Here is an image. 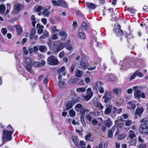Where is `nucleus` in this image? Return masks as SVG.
<instances>
[{"label": "nucleus", "instance_id": "4d7b16f0", "mask_svg": "<svg viewBox=\"0 0 148 148\" xmlns=\"http://www.w3.org/2000/svg\"><path fill=\"white\" fill-rule=\"evenodd\" d=\"M125 38H129V39L132 38H133V35L131 34L127 35V36L126 35Z\"/></svg>", "mask_w": 148, "mask_h": 148}, {"label": "nucleus", "instance_id": "c85d7f7f", "mask_svg": "<svg viewBox=\"0 0 148 148\" xmlns=\"http://www.w3.org/2000/svg\"><path fill=\"white\" fill-rule=\"evenodd\" d=\"M16 28L17 30L18 34L19 35H20L22 31V27L19 25H17L16 26Z\"/></svg>", "mask_w": 148, "mask_h": 148}, {"label": "nucleus", "instance_id": "6e6d98bb", "mask_svg": "<svg viewBox=\"0 0 148 148\" xmlns=\"http://www.w3.org/2000/svg\"><path fill=\"white\" fill-rule=\"evenodd\" d=\"M98 89L101 93H103L104 92V90L103 88L102 87V86L100 87V88H98Z\"/></svg>", "mask_w": 148, "mask_h": 148}, {"label": "nucleus", "instance_id": "aec40b11", "mask_svg": "<svg viewBox=\"0 0 148 148\" xmlns=\"http://www.w3.org/2000/svg\"><path fill=\"white\" fill-rule=\"evenodd\" d=\"M59 87L61 89L64 88L66 86V84L64 81H60L58 82Z\"/></svg>", "mask_w": 148, "mask_h": 148}, {"label": "nucleus", "instance_id": "6e6552de", "mask_svg": "<svg viewBox=\"0 0 148 148\" xmlns=\"http://www.w3.org/2000/svg\"><path fill=\"white\" fill-rule=\"evenodd\" d=\"M79 98L78 97L76 99H73L72 100L68 101L66 103L67 109H69L71 108L75 103L79 102Z\"/></svg>", "mask_w": 148, "mask_h": 148}, {"label": "nucleus", "instance_id": "c756f323", "mask_svg": "<svg viewBox=\"0 0 148 148\" xmlns=\"http://www.w3.org/2000/svg\"><path fill=\"white\" fill-rule=\"evenodd\" d=\"M72 139L75 145L78 146V143L77 137L75 136H73L72 137Z\"/></svg>", "mask_w": 148, "mask_h": 148}, {"label": "nucleus", "instance_id": "a19ab883", "mask_svg": "<svg viewBox=\"0 0 148 148\" xmlns=\"http://www.w3.org/2000/svg\"><path fill=\"white\" fill-rule=\"evenodd\" d=\"M126 136V135L125 134H122L121 135H119L118 136V140H121L124 138H125Z\"/></svg>", "mask_w": 148, "mask_h": 148}, {"label": "nucleus", "instance_id": "473e14b6", "mask_svg": "<svg viewBox=\"0 0 148 148\" xmlns=\"http://www.w3.org/2000/svg\"><path fill=\"white\" fill-rule=\"evenodd\" d=\"M49 11H48L47 9H44L42 12V14L45 16H48L49 14Z\"/></svg>", "mask_w": 148, "mask_h": 148}, {"label": "nucleus", "instance_id": "c9c22d12", "mask_svg": "<svg viewBox=\"0 0 148 148\" xmlns=\"http://www.w3.org/2000/svg\"><path fill=\"white\" fill-rule=\"evenodd\" d=\"M39 50L41 52H44L47 50V48L45 46H41L39 47Z\"/></svg>", "mask_w": 148, "mask_h": 148}, {"label": "nucleus", "instance_id": "7ed1b4c3", "mask_svg": "<svg viewBox=\"0 0 148 148\" xmlns=\"http://www.w3.org/2000/svg\"><path fill=\"white\" fill-rule=\"evenodd\" d=\"M140 122L142 123L139 128L140 133L148 134V121H146L145 118L142 119Z\"/></svg>", "mask_w": 148, "mask_h": 148}, {"label": "nucleus", "instance_id": "20e7f679", "mask_svg": "<svg viewBox=\"0 0 148 148\" xmlns=\"http://www.w3.org/2000/svg\"><path fill=\"white\" fill-rule=\"evenodd\" d=\"M65 46V43L62 42L61 44L58 42L55 43L53 47V49L55 52H58L64 48Z\"/></svg>", "mask_w": 148, "mask_h": 148}, {"label": "nucleus", "instance_id": "f704fd0d", "mask_svg": "<svg viewBox=\"0 0 148 148\" xmlns=\"http://www.w3.org/2000/svg\"><path fill=\"white\" fill-rule=\"evenodd\" d=\"M58 1L59 5L58 6L65 7L66 5V4L64 1L61 0H58Z\"/></svg>", "mask_w": 148, "mask_h": 148}, {"label": "nucleus", "instance_id": "f3484780", "mask_svg": "<svg viewBox=\"0 0 148 148\" xmlns=\"http://www.w3.org/2000/svg\"><path fill=\"white\" fill-rule=\"evenodd\" d=\"M87 6L89 9H94L97 7V5L92 3H86Z\"/></svg>", "mask_w": 148, "mask_h": 148}, {"label": "nucleus", "instance_id": "e433bc0d", "mask_svg": "<svg viewBox=\"0 0 148 148\" xmlns=\"http://www.w3.org/2000/svg\"><path fill=\"white\" fill-rule=\"evenodd\" d=\"M86 90V88L84 87L79 88L76 89L77 92H84Z\"/></svg>", "mask_w": 148, "mask_h": 148}, {"label": "nucleus", "instance_id": "4be33fe9", "mask_svg": "<svg viewBox=\"0 0 148 148\" xmlns=\"http://www.w3.org/2000/svg\"><path fill=\"white\" fill-rule=\"evenodd\" d=\"M35 32L34 31H32L30 33L29 35V38L31 39H34L37 40L38 38L37 36H35Z\"/></svg>", "mask_w": 148, "mask_h": 148}, {"label": "nucleus", "instance_id": "864d4df0", "mask_svg": "<svg viewBox=\"0 0 148 148\" xmlns=\"http://www.w3.org/2000/svg\"><path fill=\"white\" fill-rule=\"evenodd\" d=\"M86 117L87 119L90 122L91 121L92 117L91 115H90L89 114H87L86 116Z\"/></svg>", "mask_w": 148, "mask_h": 148}, {"label": "nucleus", "instance_id": "3c124183", "mask_svg": "<svg viewBox=\"0 0 148 148\" xmlns=\"http://www.w3.org/2000/svg\"><path fill=\"white\" fill-rule=\"evenodd\" d=\"M97 106L99 108H100L101 110L103 109V106L100 103H98L97 104Z\"/></svg>", "mask_w": 148, "mask_h": 148}, {"label": "nucleus", "instance_id": "c03bdc74", "mask_svg": "<svg viewBox=\"0 0 148 148\" xmlns=\"http://www.w3.org/2000/svg\"><path fill=\"white\" fill-rule=\"evenodd\" d=\"M75 112L72 109L70 110L69 114L70 116L73 117L75 116Z\"/></svg>", "mask_w": 148, "mask_h": 148}, {"label": "nucleus", "instance_id": "13d9d810", "mask_svg": "<svg viewBox=\"0 0 148 148\" xmlns=\"http://www.w3.org/2000/svg\"><path fill=\"white\" fill-rule=\"evenodd\" d=\"M23 53L25 54V55H27L28 54V51L26 49V48L25 47H24L23 48Z\"/></svg>", "mask_w": 148, "mask_h": 148}, {"label": "nucleus", "instance_id": "f257e3e1", "mask_svg": "<svg viewBox=\"0 0 148 148\" xmlns=\"http://www.w3.org/2000/svg\"><path fill=\"white\" fill-rule=\"evenodd\" d=\"M14 132L13 129L10 125L3 130L2 134V140L3 142H6L12 139V135Z\"/></svg>", "mask_w": 148, "mask_h": 148}, {"label": "nucleus", "instance_id": "ea45409f", "mask_svg": "<svg viewBox=\"0 0 148 148\" xmlns=\"http://www.w3.org/2000/svg\"><path fill=\"white\" fill-rule=\"evenodd\" d=\"M59 35L60 36H62L65 38L67 36L66 32L64 31H62L60 32L59 33Z\"/></svg>", "mask_w": 148, "mask_h": 148}, {"label": "nucleus", "instance_id": "603ef678", "mask_svg": "<svg viewBox=\"0 0 148 148\" xmlns=\"http://www.w3.org/2000/svg\"><path fill=\"white\" fill-rule=\"evenodd\" d=\"M82 105L80 104H77L76 106H75V109L76 110H77V111H78V110L77 109V108H79V109H81L82 108Z\"/></svg>", "mask_w": 148, "mask_h": 148}, {"label": "nucleus", "instance_id": "338daca9", "mask_svg": "<svg viewBox=\"0 0 148 148\" xmlns=\"http://www.w3.org/2000/svg\"><path fill=\"white\" fill-rule=\"evenodd\" d=\"M91 136V135L90 134H87L85 137L86 140H89Z\"/></svg>", "mask_w": 148, "mask_h": 148}, {"label": "nucleus", "instance_id": "a878e982", "mask_svg": "<svg viewBox=\"0 0 148 148\" xmlns=\"http://www.w3.org/2000/svg\"><path fill=\"white\" fill-rule=\"evenodd\" d=\"M113 91L114 93L116 94L117 96H119L121 94V90L120 88H116L113 90Z\"/></svg>", "mask_w": 148, "mask_h": 148}, {"label": "nucleus", "instance_id": "0e129e2a", "mask_svg": "<svg viewBox=\"0 0 148 148\" xmlns=\"http://www.w3.org/2000/svg\"><path fill=\"white\" fill-rule=\"evenodd\" d=\"M65 69V68L64 67H62L60 68V69L58 71V72L59 73H60V72L62 73L64 71Z\"/></svg>", "mask_w": 148, "mask_h": 148}, {"label": "nucleus", "instance_id": "f8f14e48", "mask_svg": "<svg viewBox=\"0 0 148 148\" xmlns=\"http://www.w3.org/2000/svg\"><path fill=\"white\" fill-rule=\"evenodd\" d=\"M45 64V62L43 60L40 62H39L34 61L33 63V66L35 67H38L44 66Z\"/></svg>", "mask_w": 148, "mask_h": 148}, {"label": "nucleus", "instance_id": "dca6fc26", "mask_svg": "<svg viewBox=\"0 0 148 148\" xmlns=\"http://www.w3.org/2000/svg\"><path fill=\"white\" fill-rule=\"evenodd\" d=\"M136 107L135 104L133 102L130 101L128 103V105L127 108L128 109H134Z\"/></svg>", "mask_w": 148, "mask_h": 148}, {"label": "nucleus", "instance_id": "0eeeda50", "mask_svg": "<svg viewBox=\"0 0 148 148\" xmlns=\"http://www.w3.org/2000/svg\"><path fill=\"white\" fill-rule=\"evenodd\" d=\"M47 61L49 64L52 66L56 65L58 63V61L56 58L53 56H51L48 58Z\"/></svg>", "mask_w": 148, "mask_h": 148}, {"label": "nucleus", "instance_id": "ddd939ff", "mask_svg": "<svg viewBox=\"0 0 148 148\" xmlns=\"http://www.w3.org/2000/svg\"><path fill=\"white\" fill-rule=\"evenodd\" d=\"M103 85V84L101 82L99 81H97L93 86V87L94 88L93 89H96L97 90L98 88H100V87H101Z\"/></svg>", "mask_w": 148, "mask_h": 148}, {"label": "nucleus", "instance_id": "37998d69", "mask_svg": "<svg viewBox=\"0 0 148 148\" xmlns=\"http://www.w3.org/2000/svg\"><path fill=\"white\" fill-rule=\"evenodd\" d=\"M1 31L2 33L4 36L5 35L7 32V30L6 28H2L1 29Z\"/></svg>", "mask_w": 148, "mask_h": 148}, {"label": "nucleus", "instance_id": "e2e57ef3", "mask_svg": "<svg viewBox=\"0 0 148 148\" xmlns=\"http://www.w3.org/2000/svg\"><path fill=\"white\" fill-rule=\"evenodd\" d=\"M70 83L71 84H75L76 83V81L73 79H71L70 80Z\"/></svg>", "mask_w": 148, "mask_h": 148}, {"label": "nucleus", "instance_id": "8fccbe9b", "mask_svg": "<svg viewBox=\"0 0 148 148\" xmlns=\"http://www.w3.org/2000/svg\"><path fill=\"white\" fill-rule=\"evenodd\" d=\"M130 144L131 145H135L136 144V140L135 139L132 140L130 143Z\"/></svg>", "mask_w": 148, "mask_h": 148}, {"label": "nucleus", "instance_id": "49530a36", "mask_svg": "<svg viewBox=\"0 0 148 148\" xmlns=\"http://www.w3.org/2000/svg\"><path fill=\"white\" fill-rule=\"evenodd\" d=\"M132 121L127 120L125 123V125L127 126H129L132 124Z\"/></svg>", "mask_w": 148, "mask_h": 148}, {"label": "nucleus", "instance_id": "69168bd1", "mask_svg": "<svg viewBox=\"0 0 148 148\" xmlns=\"http://www.w3.org/2000/svg\"><path fill=\"white\" fill-rule=\"evenodd\" d=\"M85 81L86 83H88L90 82V79L88 77L85 78Z\"/></svg>", "mask_w": 148, "mask_h": 148}, {"label": "nucleus", "instance_id": "bb28decb", "mask_svg": "<svg viewBox=\"0 0 148 148\" xmlns=\"http://www.w3.org/2000/svg\"><path fill=\"white\" fill-rule=\"evenodd\" d=\"M24 64L25 65L27 64H32V60L29 58H27L25 60Z\"/></svg>", "mask_w": 148, "mask_h": 148}, {"label": "nucleus", "instance_id": "de8ad7c7", "mask_svg": "<svg viewBox=\"0 0 148 148\" xmlns=\"http://www.w3.org/2000/svg\"><path fill=\"white\" fill-rule=\"evenodd\" d=\"M51 29L53 32L54 33H57L58 32V30L57 29L55 26H53L51 27Z\"/></svg>", "mask_w": 148, "mask_h": 148}, {"label": "nucleus", "instance_id": "b1692460", "mask_svg": "<svg viewBox=\"0 0 148 148\" xmlns=\"http://www.w3.org/2000/svg\"><path fill=\"white\" fill-rule=\"evenodd\" d=\"M78 34L79 38L81 39H84L85 37V35L84 33L82 31L81 29L79 30Z\"/></svg>", "mask_w": 148, "mask_h": 148}, {"label": "nucleus", "instance_id": "79ce46f5", "mask_svg": "<svg viewBox=\"0 0 148 148\" xmlns=\"http://www.w3.org/2000/svg\"><path fill=\"white\" fill-rule=\"evenodd\" d=\"M35 18L34 15H32L31 17V20L32 21V24L34 27L36 23Z\"/></svg>", "mask_w": 148, "mask_h": 148}, {"label": "nucleus", "instance_id": "4468645a", "mask_svg": "<svg viewBox=\"0 0 148 148\" xmlns=\"http://www.w3.org/2000/svg\"><path fill=\"white\" fill-rule=\"evenodd\" d=\"M86 143L83 141H81L79 143V148H86ZM86 148H91L90 145H88Z\"/></svg>", "mask_w": 148, "mask_h": 148}, {"label": "nucleus", "instance_id": "2f4dec72", "mask_svg": "<svg viewBox=\"0 0 148 148\" xmlns=\"http://www.w3.org/2000/svg\"><path fill=\"white\" fill-rule=\"evenodd\" d=\"M116 128V127H113L111 129L112 130H109L108 136L110 138H112L113 136V134L112 132V130L114 131L115 129Z\"/></svg>", "mask_w": 148, "mask_h": 148}, {"label": "nucleus", "instance_id": "423d86ee", "mask_svg": "<svg viewBox=\"0 0 148 148\" xmlns=\"http://www.w3.org/2000/svg\"><path fill=\"white\" fill-rule=\"evenodd\" d=\"M114 95L110 91H106L105 92L102 98L104 99V102L105 103H107L109 99H112L113 98Z\"/></svg>", "mask_w": 148, "mask_h": 148}, {"label": "nucleus", "instance_id": "1a4fd4ad", "mask_svg": "<svg viewBox=\"0 0 148 148\" xmlns=\"http://www.w3.org/2000/svg\"><path fill=\"white\" fill-rule=\"evenodd\" d=\"M80 68L83 69H85L88 67L87 61L85 57H82V60L80 63Z\"/></svg>", "mask_w": 148, "mask_h": 148}, {"label": "nucleus", "instance_id": "680f3d73", "mask_svg": "<svg viewBox=\"0 0 148 148\" xmlns=\"http://www.w3.org/2000/svg\"><path fill=\"white\" fill-rule=\"evenodd\" d=\"M64 52L62 51L60 53L59 55V57L60 58H62L64 56Z\"/></svg>", "mask_w": 148, "mask_h": 148}, {"label": "nucleus", "instance_id": "412c9836", "mask_svg": "<svg viewBox=\"0 0 148 148\" xmlns=\"http://www.w3.org/2000/svg\"><path fill=\"white\" fill-rule=\"evenodd\" d=\"M25 68L27 71L30 73H32L33 71L32 69V64H27L25 65Z\"/></svg>", "mask_w": 148, "mask_h": 148}, {"label": "nucleus", "instance_id": "cd10ccee", "mask_svg": "<svg viewBox=\"0 0 148 148\" xmlns=\"http://www.w3.org/2000/svg\"><path fill=\"white\" fill-rule=\"evenodd\" d=\"M80 112L81 114V116H84V115L85 112H89V111L88 109L84 108H81L80 109Z\"/></svg>", "mask_w": 148, "mask_h": 148}, {"label": "nucleus", "instance_id": "72a5a7b5", "mask_svg": "<svg viewBox=\"0 0 148 148\" xmlns=\"http://www.w3.org/2000/svg\"><path fill=\"white\" fill-rule=\"evenodd\" d=\"M86 93L87 95L92 97L93 95V93L91 89L90 88H88L86 90Z\"/></svg>", "mask_w": 148, "mask_h": 148}, {"label": "nucleus", "instance_id": "052dcab7", "mask_svg": "<svg viewBox=\"0 0 148 148\" xmlns=\"http://www.w3.org/2000/svg\"><path fill=\"white\" fill-rule=\"evenodd\" d=\"M80 119L82 124L83 125H85L86 123L84 119V116H81Z\"/></svg>", "mask_w": 148, "mask_h": 148}, {"label": "nucleus", "instance_id": "5fc2aeb1", "mask_svg": "<svg viewBox=\"0 0 148 148\" xmlns=\"http://www.w3.org/2000/svg\"><path fill=\"white\" fill-rule=\"evenodd\" d=\"M127 10L129 11L131 13H134L135 12V10L132 8H127Z\"/></svg>", "mask_w": 148, "mask_h": 148}, {"label": "nucleus", "instance_id": "6ab92c4d", "mask_svg": "<svg viewBox=\"0 0 148 148\" xmlns=\"http://www.w3.org/2000/svg\"><path fill=\"white\" fill-rule=\"evenodd\" d=\"M5 6L4 4H2L0 5V13L2 14L5 15Z\"/></svg>", "mask_w": 148, "mask_h": 148}, {"label": "nucleus", "instance_id": "58836bf2", "mask_svg": "<svg viewBox=\"0 0 148 148\" xmlns=\"http://www.w3.org/2000/svg\"><path fill=\"white\" fill-rule=\"evenodd\" d=\"M116 79L115 76L112 74H110L109 76L108 80L110 81H113Z\"/></svg>", "mask_w": 148, "mask_h": 148}, {"label": "nucleus", "instance_id": "a211bd4d", "mask_svg": "<svg viewBox=\"0 0 148 148\" xmlns=\"http://www.w3.org/2000/svg\"><path fill=\"white\" fill-rule=\"evenodd\" d=\"M37 28H38V33L39 34H41L43 32V29L44 27L41 25L40 23H38L37 25Z\"/></svg>", "mask_w": 148, "mask_h": 148}, {"label": "nucleus", "instance_id": "4c0bfd02", "mask_svg": "<svg viewBox=\"0 0 148 148\" xmlns=\"http://www.w3.org/2000/svg\"><path fill=\"white\" fill-rule=\"evenodd\" d=\"M11 7V5L10 4L8 3L7 4V10L6 13H5V15H7L8 14L10 10Z\"/></svg>", "mask_w": 148, "mask_h": 148}, {"label": "nucleus", "instance_id": "774afa93", "mask_svg": "<svg viewBox=\"0 0 148 148\" xmlns=\"http://www.w3.org/2000/svg\"><path fill=\"white\" fill-rule=\"evenodd\" d=\"M146 145L145 144L142 143L140 145L139 148H145Z\"/></svg>", "mask_w": 148, "mask_h": 148}, {"label": "nucleus", "instance_id": "5701e85b", "mask_svg": "<svg viewBox=\"0 0 148 148\" xmlns=\"http://www.w3.org/2000/svg\"><path fill=\"white\" fill-rule=\"evenodd\" d=\"M128 136L130 139L133 138L136 136L135 132L132 130H130L128 132Z\"/></svg>", "mask_w": 148, "mask_h": 148}, {"label": "nucleus", "instance_id": "2eb2a0df", "mask_svg": "<svg viewBox=\"0 0 148 148\" xmlns=\"http://www.w3.org/2000/svg\"><path fill=\"white\" fill-rule=\"evenodd\" d=\"M112 107V105H109L108 106L106 109L104 111V113L105 114L109 115L111 112Z\"/></svg>", "mask_w": 148, "mask_h": 148}, {"label": "nucleus", "instance_id": "bf43d9fd", "mask_svg": "<svg viewBox=\"0 0 148 148\" xmlns=\"http://www.w3.org/2000/svg\"><path fill=\"white\" fill-rule=\"evenodd\" d=\"M52 2L53 4L55 6H58L59 4L58 3V0H57V1H53V0L52 1Z\"/></svg>", "mask_w": 148, "mask_h": 148}, {"label": "nucleus", "instance_id": "39448f33", "mask_svg": "<svg viewBox=\"0 0 148 148\" xmlns=\"http://www.w3.org/2000/svg\"><path fill=\"white\" fill-rule=\"evenodd\" d=\"M24 5L19 3H17L14 5L12 10V12L13 14H18L21 10L24 8Z\"/></svg>", "mask_w": 148, "mask_h": 148}, {"label": "nucleus", "instance_id": "7c9ffc66", "mask_svg": "<svg viewBox=\"0 0 148 148\" xmlns=\"http://www.w3.org/2000/svg\"><path fill=\"white\" fill-rule=\"evenodd\" d=\"M82 74H83V72L77 69L75 71V76L77 77H81Z\"/></svg>", "mask_w": 148, "mask_h": 148}, {"label": "nucleus", "instance_id": "09e8293b", "mask_svg": "<svg viewBox=\"0 0 148 148\" xmlns=\"http://www.w3.org/2000/svg\"><path fill=\"white\" fill-rule=\"evenodd\" d=\"M92 97L87 95L84 97V98L85 100L87 101L89 100Z\"/></svg>", "mask_w": 148, "mask_h": 148}, {"label": "nucleus", "instance_id": "393cba45", "mask_svg": "<svg viewBox=\"0 0 148 148\" xmlns=\"http://www.w3.org/2000/svg\"><path fill=\"white\" fill-rule=\"evenodd\" d=\"M105 125L109 128L112 125V122L110 119H108L104 121Z\"/></svg>", "mask_w": 148, "mask_h": 148}, {"label": "nucleus", "instance_id": "a18cd8bd", "mask_svg": "<svg viewBox=\"0 0 148 148\" xmlns=\"http://www.w3.org/2000/svg\"><path fill=\"white\" fill-rule=\"evenodd\" d=\"M66 49L69 51H71L73 50V48L71 45L70 44H67L66 45H65Z\"/></svg>", "mask_w": 148, "mask_h": 148}, {"label": "nucleus", "instance_id": "9b49d317", "mask_svg": "<svg viewBox=\"0 0 148 148\" xmlns=\"http://www.w3.org/2000/svg\"><path fill=\"white\" fill-rule=\"evenodd\" d=\"M144 109L142 107H138L136 110L135 113V115L140 116V115L143 113Z\"/></svg>", "mask_w": 148, "mask_h": 148}, {"label": "nucleus", "instance_id": "9d476101", "mask_svg": "<svg viewBox=\"0 0 148 148\" xmlns=\"http://www.w3.org/2000/svg\"><path fill=\"white\" fill-rule=\"evenodd\" d=\"M114 31L117 36H120L123 35L122 31L120 29V25L118 24L117 27L115 28Z\"/></svg>", "mask_w": 148, "mask_h": 148}, {"label": "nucleus", "instance_id": "f03ea898", "mask_svg": "<svg viewBox=\"0 0 148 148\" xmlns=\"http://www.w3.org/2000/svg\"><path fill=\"white\" fill-rule=\"evenodd\" d=\"M143 87L141 86H136L133 87V89L134 91V97L136 99H138L140 97L145 99V95L143 92L141 93L140 90H142L143 89Z\"/></svg>", "mask_w": 148, "mask_h": 148}]
</instances>
